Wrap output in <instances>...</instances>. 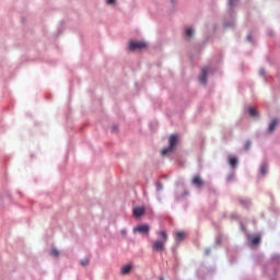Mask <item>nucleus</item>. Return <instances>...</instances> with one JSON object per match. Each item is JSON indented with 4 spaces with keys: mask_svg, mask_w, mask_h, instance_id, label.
<instances>
[{
    "mask_svg": "<svg viewBox=\"0 0 280 280\" xmlns=\"http://www.w3.org/2000/svg\"><path fill=\"white\" fill-rule=\"evenodd\" d=\"M237 163H238L237 158H231L230 159L231 167H237Z\"/></svg>",
    "mask_w": 280,
    "mask_h": 280,
    "instance_id": "obj_14",
    "label": "nucleus"
},
{
    "mask_svg": "<svg viewBox=\"0 0 280 280\" xmlns=\"http://www.w3.org/2000/svg\"><path fill=\"white\" fill-rule=\"evenodd\" d=\"M248 113H249L250 117H254V119H257L259 117V113L254 107H249Z\"/></svg>",
    "mask_w": 280,
    "mask_h": 280,
    "instance_id": "obj_12",
    "label": "nucleus"
},
{
    "mask_svg": "<svg viewBox=\"0 0 280 280\" xmlns=\"http://www.w3.org/2000/svg\"><path fill=\"white\" fill-rule=\"evenodd\" d=\"M50 255H52V257H58L60 255V252H58V249H56V248H51Z\"/></svg>",
    "mask_w": 280,
    "mask_h": 280,
    "instance_id": "obj_16",
    "label": "nucleus"
},
{
    "mask_svg": "<svg viewBox=\"0 0 280 280\" xmlns=\"http://www.w3.org/2000/svg\"><path fill=\"white\" fill-rule=\"evenodd\" d=\"M259 74L260 75H266V70L265 69H260Z\"/></svg>",
    "mask_w": 280,
    "mask_h": 280,
    "instance_id": "obj_22",
    "label": "nucleus"
},
{
    "mask_svg": "<svg viewBox=\"0 0 280 280\" xmlns=\"http://www.w3.org/2000/svg\"><path fill=\"white\" fill-rule=\"evenodd\" d=\"M185 240H187V233L186 232L179 231V232L176 233L177 244H179V242H183Z\"/></svg>",
    "mask_w": 280,
    "mask_h": 280,
    "instance_id": "obj_6",
    "label": "nucleus"
},
{
    "mask_svg": "<svg viewBox=\"0 0 280 280\" xmlns=\"http://www.w3.org/2000/svg\"><path fill=\"white\" fill-rule=\"evenodd\" d=\"M235 25V22H231L230 24L225 23V27H233Z\"/></svg>",
    "mask_w": 280,
    "mask_h": 280,
    "instance_id": "obj_20",
    "label": "nucleus"
},
{
    "mask_svg": "<svg viewBox=\"0 0 280 280\" xmlns=\"http://www.w3.org/2000/svg\"><path fill=\"white\" fill-rule=\"evenodd\" d=\"M176 145V135H172L168 139V147L161 150L162 156H167Z\"/></svg>",
    "mask_w": 280,
    "mask_h": 280,
    "instance_id": "obj_3",
    "label": "nucleus"
},
{
    "mask_svg": "<svg viewBox=\"0 0 280 280\" xmlns=\"http://www.w3.org/2000/svg\"><path fill=\"white\" fill-rule=\"evenodd\" d=\"M192 185H195L196 187H202L205 185V182L202 180V178H200V176H195L192 178Z\"/></svg>",
    "mask_w": 280,
    "mask_h": 280,
    "instance_id": "obj_8",
    "label": "nucleus"
},
{
    "mask_svg": "<svg viewBox=\"0 0 280 280\" xmlns=\"http://www.w3.org/2000/svg\"><path fill=\"white\" fill-rule=\"evenodd\" d=\"M81 266H89V259L81 260Z\"/></svg>",
    "mask_w": 280,
    "mask_h": 280,
    "instance_id": "obj_18",
    "label": "nucleus"
},
{
    "mask_svg": "<svg viewBox=\"0 0 280 280\" xmlns=\"http://www.w3.org/2000/svg\"><path fill=\"white\" fill-rule=\"evenodd\" d=\"M156 189H158V191H161V189H163V185H161V183H158L156 184Z\"/></svg>",
    "mask_w": 280,
    "mask_h": 280,
    "instance_id": "obj_19",
    "label": "nucleus"
},
{
    "mask_svg": "<svg viewBox=\"0 0 280 280\" xmlns=\"http://www.w3.org/2000/svg\"><path fill=\"white\" fill-rule=\"evenodd\" d=\"M107 3L110 5V4L115 3V0H107Z\"/></svg>",
    "mask_w": 280,
    "mask_h": 280,
    "instance_id": "obj_24",
    "label": "nucleus"
},
{
    "mask_svg": "<svg viewBox=\"0 0 280 280\" xmlns=\"http://www.w3.org/2000/svg\"><path fill=\"white\" fill-rule=\"evenodd\" d=\"M260 174H262V176H266V174H268V164L260 165Z\"/></svg>",
    "mask_w": 280,
    "mask_h": 280,
    "instance_id": "obj_13",
    "label": "nucleus"
},
{
    "mask_svg": "<svg viewBox=\"0 0 280 280\" xmlns=\"http://www.w3.org/2000/svg\"><path fill=\"white\" fill-rule=\"evenodd\" d=\"M207 75H209V68H202L201 73L199 75L200 84H207Z\"/></svg>",
    "mask_w": 280,
    "mask_h": 280,
    "instance_id": "obj_4",
    "label": "nucleus"
},
{
    "mask_svg": "<svg viewBox=\"0 0 280 280\" xmlns=\"http://www.w3.org/2000/svg\"><path fill=\"white\" fill-rule=\"evenodd\" d=\"M160 280H163V278H161Z\"/></svg>",
    "mask_w": 280,
    "mask_h": 280,
    "instance_id": "obj_26",
    "label": "nucleus"
},
{
    "mask_svg": "<svg viewBox=\"0 0 280 280\" xmlns=\"http://www.w3.org/2000/svg\"><path fill=\"white\" fill-rule=\"evenodd\" d=\"M143 213H145V208L143 207H138L133 209V215L136 218H141V215H143Z\"/></svg>",
    "mask_w": 280,
    "mask_h": 280,
    "instance_id": "obj_7",
    "label": "nucleus"
},
{
    "mask_svg": "<svg viewBox=\"0 0 280 280\" xmlns=\"http://www.w3.org/2000/svg\"><path fill=\"white\" fill-rule=\"evenodd\" d=\"M209 253H211V250H210V249H207V250H206V255H209Z\"/></svg>",
    "mask_w": 280,
    "mask_h": 280,
    "instance_id": "obj_25",
    "label": "nucleus"
},
{
    "mask_svg": "<svg viewBox=\"0 0 280 280\" xmlns=\"http://www.w3.org/2000/svg\"><path fill=\"white\" fill-rule=\"evenodd\" d=\"M133 233H150V225H138L133 229Z\"/></svg>",
    "mask_w": 280,
    "mask_h": 280,
    "instance_id": "obj_5",
    "label": "nucleus"
},
{
    "mask_svg": "<svg viewBox=\"0 0 280 280\" xmlns=\"http://www.w3.org/2000/svg\"><path fill=\"white\" fill-rule=\"evenodd\" d=\"M196 34V32L194 31V28L189 27L186 28L185 31V36L186 38H194V35Z\"/></svg>",
    "mask_w": 280,
    "mask_h": 280,
    "instance_id": "obj_11",
    "label": "nucleus"
},
{
    "mask_svg": "<svg viewBox=\"0 0 280 280\" xmlns=\"http://www.w3.org/2000/svg\"><path fill=\"white\" fill-rule=\"evenodd\" d=\"M259 242H261V237H259V236H255L254 238H252V244L254 246H257V244H259Z\"/></svg>",
    "mask_w": 280,
    "mask_h": 280,
    "instance_id": "obj_15",
    "label": "nucleus"
},
{
    "mask_svg": "<svg viewBox=\"0 0 280 280\" xmlns=\"http://www.w3.org/2000/svg\"><path fill=\"white\" fill-rule=\"evenodd\" d=\"M145 47H148V44L145 42L131 40L128 43L129 51H137L140 49H145Z\"/></svg>",
    "mask_w": 280,
    "mask_h": 280,
    "instance_id": "obj_2",
    "label": "nucleus"
},
{
    "mask_svg": "<svg viewBox=\"0 0 280 280\" xmlns=\"http://www.w3.org/2000/svg\"><path fill=\"white\" fill-rule=\"evenodd\" d=\"M130 270H132V265H125L121 267V275H128V272H130Z\"/></svg>",
    "mask_w": 280,
    "mask_h": 280,
    "instance_id": "obj_10",
    "label": "nucleus"
},
{
    "mask_svg": "<svg viewBox=\"0 0 280 280\" xmlns=\"http://www.w3.org/2000/svg\"><path fill=\"white\" fill-rule=\"evenodd\" d=\"M247 40H248L249 43H253V36H252V35H248V36H247Z\"/></svg>",
    "mask_w": 280,
    "mask_h": 280,
    "instance_id": "obj_23",
    "label": "nucleus"
},
{
    "mask_svg": "<svg viewBox=\"0 0 280 280\" xmlns=\"http://www.w3.org/2000/svg\"><path fill=\"white\" fill-rule=\"evenodd\" d=\"M235 3H237V0H230V5L231 7L235 5Z\"/></svg>",
    "mask_w": 280,
    "mask_h": 280,
    "instance_id": "obj_21",
    "label": "nucleus"
},
{
    "mask_svg": "<svg viewBox=\"0 0 280 280\" xmlns=\"http://www.w3.org/2000/svg\"><path fill=\"white\" fill-rule=\"evenodd\" d=\"M159 235L161 237V241H154L152 244V249L156 253H162V250H165V244L167 242V232L160 231Z\"/></svg>",
    "mask_w": 280,
    "mask_h": 280,
    "instance_id": "obj_1",
    "label": "nucleus"
},
{
    "mask_svg": "<svg viewBox=\"0 0 280 280\" xmlns=\"http://www.w3.org/2000/svg\"><path fill=\"white\" fill-rule=\"evenodd\" d=\"M252 142L249 140L245 143V150H250Z\"/></svg>",
    "mask_w": 280,
    "mask_h": 280,
    "instance_id": "obj_17",
    "label": "nucleus"
},
{
    "mask_svg": "<svg viewBox=\"0 0 280 280\" xmlns=\"http://www.w3.org/2000/svg\"><path fill=\"white\" fill-rule=\"evenodd\" d=\"M277 126H279V119H273L269 125V132H275Z\"/></svg>",
    "mask_w": 280,
    "mask_h": 280,
    "instance_id": "obj_9",
    "label": "nucleus"
}]
</instances>
